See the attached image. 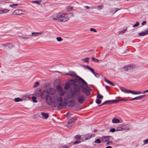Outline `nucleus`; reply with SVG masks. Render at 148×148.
<instances>
[{"mask_svg":"<svg viewBox=\"0 0 148 148\" xmlns=\"http://www.w3.org/2000/svg\"><path fill=\"white\" fill-rule=\"evenodd\" d=\"M77 77V81L73 84V90L71 91V94L69 96V99L72 98L74 96L79 95L80 91L87 95H89L90 94V88L83 87L84 85L87 86V83L81 77L78 76Z\"/></svg>","mask_w":148,"mask_h":148,"instance_id":"f257e3e1","label":"nucleus"},{"mask_svg":"<svg viewBox=\"0 0 148 148\" xmlns=\"http://www.w3.org/2000/svg\"><path fill=\"white\" fill-rule=\"evenodd\" d=\"M46 101L49 105L53 103L55 106L57 105V107L59 109L62 108L63 106H65L66 103L63 101L62 98L58 97V95H55L52 98L49 95H47L45 98Z\"/></svg>","mask_w":148,"mask_h":148,"instance_id":"f03ea898","label":"nucleus"},{"mask_svg":"<svg viewBox=\"0 0 148 148\" xmlns=\"http://www.w3.org/2000/svg\"><path fill=\"white\" fill-rule=\"evenodd\" d=\"M53 20L58 22H65L69 19L68 15L66 13L60 12L58 13L56 18H52Z\"/></svg>","mask_w":148,"mask_h":148,"instance_id":"7ed1b4c3","label":"nucleus"},{"mask_svg":"<svg viewBox=\"0 0 148 148\" xmlns=\"http://www.w3.org/2000/svg\"><path fill=\"white\" fill-rule=\"evenodd\" d=\"M120 89L121 90L124 92L125 93H131L132 94L134 95H138L140 94H143L146 93L148 92V89L146 90L145 91L143 92H141L140 91H138V92H135L133 91H131L130 90H127L125 88L122 87H120Z\"/></svg>","mask_w":148,"mask_h":148,"instance_id":"20e7f679","label":"nucleus"},{"mask_svg":"<svg viewBox=\"0 0 148 148\" xmlns=\"http://www.w3.org/2000/svg\"><path fill=\"white\" fill-rule=\"evenodd\" d=\"M77 120L76 118H73L70 119L69 121L66 126L69 128H71L75 124V121Z\"/></svg>","mask_w":148,"mask_h":148,"instance_id":"39448f33","label":"nucleus"},{"mask_svg":"<svg viewBox=\"0 0 148 148\" xmlns=\"http://www.w3.org/2000/svg\"><path fill=\"white\" fill-rule=\"evenodd\" d=\"M101 139L103 142L105 143L108 141L112 140L113 138L112 136H108L103 137L101 138Z\"/></svg>","mask_w":148,"mask_h":148,"instance_id":"423d86ee","label":"nucleus"},{"mask_svg":"<svg viewBox=\"0 0 148 148\" xmlns=\"http://www.w3.org/2000/svg\"><path fill=\"white\" fill-rule=\"evenodd\" d=\"M56 89L60 95L63 96L64 95L65 92L63 90L62 88L59 85L57 86Z\"/></svg>","mask_w":148,"mask_h":148,"instance_id":"0eeeda50","label":"nucleus"},{"mask_svg":"<svg viewBox=\"0 0 148 148\" xmlns=\"http://www.w3.org/2000/svg\"><path fill=\"white\" fill-rule=\"evenodd\" d=\"M134 67V65H130L127 66H124L123 68V70L127 71H132Z\"/></svg>","mask_w":148,"mask_h":148,"instance_id":"6e6552de","label":"nucleus"},{"mask_svg":"<svg viewBox=\"0 0 148 148\" xmlns=\"http://www.w3.org/2000/svg\"><path fill=\"white\" fill-rule=\"evenodd\" d=\"M47 93L49 95L55 94L56 92V90L55 89L50 88L47 89Z\"/></svg>","mask_w":148,"mask_h":148,"instance_id":"1a4fd4ad","label":"nucleus"},{"mask_svg":"<svg viewBox=\"0 0 148 148\" xmlns=\"http://www.w3.org/2000/svg\"><path fill=\"white\" fill-rule=\"evenodd\" d=\"M85 99V97L82 95H79L77 98V101L80 103H82Z\"/></svg>","mask_w":148,"mask_h":148,"instance_id":"9d476101","label":"nucleus"},{"mask_svg":"<svg viewBox=\"0 0 148 148\" xmlns=\"http://www.w3.org/2000/svg\"><path fill=\"white\" fill-rule=\"evenodd\" d=\"M121 9V8H112L110 10V12L113 15L116 12L118 11L119 10H120Z\"/></svg>","mask_w":148,"mask_h":148,"instance_id":"9b49d317","label":"nucleus"},{"mask_svg":"<svg viewBox=\"0 0 148 148\" xmlns=\"http://www.w3.org/2000/svg\"><path fill=\"white\" fill-rule=\"evenodd\" d=\"M145 95H140L138 96L137 97H134L133 98H132L131 99H130V101H132L133 100H139L140 99H142L143 97H144L145 96Z\"/></svg>","mask_w":148,"mask_h":148,"instance_id":"f8f14e48","label":"nucleus"},{"mask_svg":"<svg viewBox=\"0 0 148 148\" xmlns=\"http://www.w3.org/2000/svg\"><path fill=\"white\" fill-rule=\"evenodd\" d=\"M123 131L130 129L131 128V126L129 125H125L122 126Z\"/></svg>","mask_w":148,"mask_h":148,"instance_id":"ddd939ff","label":"nucleus"},{"mask_svg":"<svg viewBox=\"0 0 148 148\" xmlns=\"http://www.w3.org/2000/svg\"><path fill=\"white\" fill-rule=\"evenodd\" d=\"M41 115L42 116V118L43 119H47L49 117V114L47 113L42 112L41 113Z\"/></svg>","mask_w":148,"mask_h":148,"instance_id":"4468645a","label":"nucleus"},{"mask_svg":"<svg viewBox=\"0 0 148 148\" xmlns=\"http://www.w3.org/2000/svg\"><path fill=\"white\" fill-rule=\"evenodd\" d=\"M22 13V11L21 9L16 10L14 11L12 14L14 15H18Z\"/></svg>","mask_w":148,"mask_h":148,"instance_id":"2eb2a0df","label":"nucleus"},{"mask_svg":"<svg viewBox=\"0 0 148 148\" xmlns=\"http://www.w3.org/2000/svg\"><path fill=\"white\" fill-rule=\"evenodd\" d=\"M104 7V5L103 4L100 5L95 6L93 7V8L97 9L98 10H102Z\"/></svg>","mask_w":148,"mask_h":148,"instance_id":"dca6fc26","label":"nucleus"},{"mask_svg":"<svg viewBox=\"0 0 148 148\" xmlns=\"http://www.w3.org/2000/svg\"><path fill=\"white\" fill-rule=\"evenodd\" d=\"M47 94H48L47 93V90H44L41 93L40 96L41 98L42 99H44L45 97L46 98V96L47 95H47Z\"/></svg>","mask_w":148,"mask_h":148,"instance_id":"f3484780","label":"nucleus"},{"mask_svg":"<svg viewBox=\"0 0 148 148\" xmlns=\"http://www.w3.org/2000/svg\"><path fill=\"white\" fill-rule=\"evenodd\" d=\"M95 136V135L94 134H88L85 136V140H87L89 139L92 137H94Z\"/></svg>","mask_w":148,"mask_h":148,"instance_id":"a211bd4d","label":"nucleus"},{"mask_svg":"<svg viewBox=\"0 0 148 148\" xmlns=\"http://www.w3.org/2000/svg\"><path fill=\"white\" fill-rule=\"evenodd\" d=\"M44 32L43 31L39 32H34L32 33V35L33 36L36 37L38 36L39 35L42 34L44 33Z\"/></svg>","mask_w":148,"mask_h":148,"instance_id":"6ab92c4d","label":"nucleus"},{"mask_svg":"<svg viewBox=\"0 0 148 148\" xmlns=\"http://www.w3.org/2000/svg\"><path fill=\"white\" fill-rule=\"evenodd\" d=\"M69 104L70 106H73L75 104V101L73 99L71 100L69 102Z\"/></svg>","mask_w":148,"mask_h":148,"instance_id":"aec40b11","label":"nucleus"},{"mask_svg":"<svg viewBox=\"0 0 148 148\" xmlns=\"http://www.w3.org/2000/svg\"><path fill=\"white\" fill-rule=\"evenodd\" d=\"M138 35L140 36H144L148 34V32L146 31L138 33Z\"/></svg>","mask_w":148,"mask_h":148,"instance_id":"412c9836","label":"nucleus"},{"mask_svg":"<svg viewBox=\"0 0 148 148\" xmlns=\"http://www.w3.org/2000/svg\"><path fill=\"white\" fill-rule=\"evenodd\" d=\"M112 122L113 123H119L120 122V120L116 118H113L112 121Z\"/></svg>","mask_w":148,"mask_h":148,"instance_id":"4be33fe9","label":"nucleus"},{"mask_svg":"<svg viewBox=\"0 0 148 148\" xmlns=\"http://www.w3.org/2000/svg\"><path fill=\"white\" fill-rule=\"evenodd\" d=\"M111 102H112V103H114V102H113L112 100H108L106 101H104L101 105L100 106H101L107 104H110L111 103Z\"/></svg>","mask_w":148,"mask_h":148,"instance_id":"5701e85b","label":"nucleus"},{"mask_svg":"<svg viewBox=\"0 0 148 148\" xmlns=\"http://www.w3.org/2000/svg\"><path fill=\"white\" fill-rule=\"evenodd\" d=\"M104 80L105 82L112 86H114L115 85L111 81L108 80L106 78H104Z\"/></svg>","mask_w":148,"mask_h":148,"instance_id":"b1692460","label":"nucleus"},{"mask_svg":"<svg viewBox=\"0 0 148 148\" xmlns=\"http://www.w3.org/2000/svg\"><path fill=\"white\" fill-rule=\"evenodd\" d=\"M91 72L97 78H99V75L97 73H96L94 72V70L93 69Z\"/></svg>","mask_w":148,"mask_h":148,"instance_id":"393cba45","label":"nucleus"},{"mask_svg":"<svg viewBox=\"0 0 148 148\" xmlns=\"http://www.w3.org/2000/svg\"><path fill=\"white\" fill-rule=\"evenodd\" d=\"M14 101L16 102H18L20 101H22L23 99L22 98H20L19 97H17L15 98L14 99Z\"/></svg>","mask_w":148,"mask_h":148,"instance_id":"a878e982","label":"nucleus"},{"mask_svg":"<svg viewBox=\"0 0 148 148\" xmlns=\"http://www.w3.org/2000/svg\"><path fill=\"white\" fill-rule=\"evenodd\" d=\"M66 9L67 11H71L73 10V7L70 6H68L66 7Z\"/></svg>","mask_w":148,"mask_h":148,"instance_id":"bb28decb","label":"nucleus"},{"mask_svg":"<svg viewBox=\"0 0 148 148\" xmlns=\"http://www.w3.org/2000/svg\"><path fill=\"white\" fill-rule=\"evenodd\" d=\"M42 2V1L41 0H37V1H34L32 2V3H36L38 5H40V3Z\"/></svg>","mask_w":148,"mask_h":148,"instance_id":"cd10ccee","label":"nucleus"},{"mask_svg":"<svg viewBox=\"0 0 148 148\" xmlns=\"http://www.w3.org/2000/svg\"><path fill=\"white\" fill-rule=\"evenodd\" d=\"M89 58H82L81 59L82 61H83L84 62H86L87 63L89 62Z\"/></svg>","mask_w":148,"mask_h":148,"instance_id":"c85d7f7f","label":"nucleus"},{"mask_svg":"<svg viewBox=\"0 0 148 148\" xmlns=\"http://www.w3.org/2000/svg\"><path fill=\"white\" fill-rule=\"evenodd\" d=\"M83 66L85 68L87 69H88L89 70H90L91 71L93 69L92 68H90V66L88 65H83Z\"/></svg>","mask_w":148,"mask_h":148,"instance_id":"c756f323","label":"nucleus"},{"mask_svg":"<svg viewBox=\"0 0 148 148\" xmlns=\"http://www.w3.org/2000/svg\"><path fill=\"white\" fill-rule=\"evenodd\" d=\"M70 88V85L68 83H66L64 89L66 90H68Z\"/></svg>","mask_w":148,"mask_h":148,"instance_id":"7c9ffc66","label":"nucleus"},{"mask_svg":"<svg viewBox=\"0 0 148 148\" xmlns=\"http://www.w3.org/2000/svg\"><path fill=\"white\" fill-rule=\"evenodd\" d=\"M127 101V100H126L124 99L117 100H112V101L113 102H115V103H117L118 102H119V101Z\"/></svg>","mask_w":148,"mask_h":148,"instance_id":"2f4dec72","label":"nucleus"},{"mask_svg":"<svg viewBox=\"0 0 148 148\" xmlns=\"http://www.w3.org/2000/svg\"><path fill=\"white\" fill-rule=\"evenodd\" d=\"M9 11V10L8 9H4L3 10L2 13H1L0 14L6 13L7 12H8Z\"/></svg>","mask_w":148,"mask_h":148,"instance_id":"473e14b6","label":"nucleus"},{"mask_svg":"<svg viewBox=\"0 0 148 148\" xmlns=\"http://www.w3.org/2000/svg\"><path fill=\"white\" fill-rule=\"evenodd\" d=\"M97 97L99 99H102L103 97L102 95L98 93L97 95Z\"/></svg>","mask_w":148,"mask_h":148,"instance_id":"72a5a7b5","label":"nucleus"},{"mask_svg":"<svg viewBox=\"0 0 148 148\" xmlns=\"http://www.w3.org/2000/svg\"><path fill=\"white\" fill-rule=\"evenodd\" d=\"M127 29V28L126 27L122 31L120 32L119 33V34H123L124 33H125L126 32Z\"/></svg>","mask_w":148,"mask_h":148,"instance_id":"f704fd0d","label":"nucleus"},{"mask_svg":"<svg viewBox=\"0 0 148 148\" xmlns=\"http://www.w3.org/2000/svg\"><path fill=\"white\" fill-rule=\"evenodd\" d=\"M116 130L117 131H123L122 126L117 127L116 129Z\"/></svg>","mask_w":148,"mask_h":148,"instance_id":"c9c22d12","label":"nucleus"},{"mask_svg":"<svg viewBox=\"0 0 148 148\" xmlns=\"http://www.w3.org/2000/svg\"><path fill=\"white\" fill-rule=\"evenodd\" d=\"M32 100L33 102L34 103H36L37 101L36 100V97H32Z\"/></svg>","mask_w":148,"mask_h":148,"instance_id":"e433bc0d","label":"nucleus"},{"mask_svg":"<svg viewBox=\"0 0 148 148\" xmlns=\"http://www.w3.org/2000/svg\"><path fill=\"white\" fill-rule=\"evenodd\" d=\"M101 142L99 139H98L94 141V143H101Z\"/></svg>","mask_w":148,"mask_h":148,"instance_id":"4c0bfd02","label":"nucleus"},{"mask_svg":"<svg viewBox=\"0 0 148 148\" xmlns=\"http://www.w3.org/2000/svg\"><path fill=\"white\" fill-rule=\"evenodd\" d=\"M92 60L95 62H98L99 60L95 58L92 57Z\"/></svg>","mask_w":148,"mask_h":148,"instance_id":"58836bf2","label":"nucleus"},{"mask_svg":"<svg viewBox=\"0 0 148 148\" xmlns=\"http://www.w3.org/2000/svg\"><path fill=\"white\" fill-rule=\"evenodd\" d=\"M95 102L99 104L101 103V101L99 99H96Z\"/></svg>","mask_w":148,"mask_h":148,"instance_id":"ea45409f","label":"nucleus"},{"mask_svg":"<svg viewBox=\"0 0 148 148\" xmlns=\"http://www.w3.org/2000/svg\"><path fill=\"white\" fill-rule=\"evenodd\" d=\"M75 138L77 140L80 139H81V136L79 135H77L75 136Z\"/></svg>","mask_w":148,"mask_h":148,"instance_id":"a19ab883","label":"nucleus"},{"mask_svg":"<svg viewBox=\"0 0 148 148\" xmlns=\"http://www.w3.org/2000/svg\"><path fill=\"white\" fill-rule=\"evenodd\" d=\"M139 25V23L138 22H136L135 24L133 25V27H135L138 26Z\"/></svg>","mask_w":148,"mask_h":148,"instance_id":"79ce46f5","label":"nucleus"},{"mask_svg":"<svg viewBox=\"0 0 148 148\" xmlns=\"http://www.w3.org/2000/svg\"><path fill=\"white\" fill-rule=\"evenodd\" d=\"M39 84V83L38 82H36L33 86L34 88H35L37 87Z\"/></svg>","mask_w":148,"mask_h":148,"instance_id":"37998d69","label":"nucleus"},{"mask_svg":"<svg viewBox=\"0 0 148 148\" xmlns=\"http://www.w3.org/2000/svg\"><path fill=\"white\" fill-rule=\"evenodd\" d=\"M57 40L59 42H60L62 40V39L60 37H58L56 38Z\"/></svg>","mask_w":148,"mask_h":148,"instance_id":"c03bdc74","label":"nucleus"},{"mask_svg":"<svg viewBox=\"0 0 148 148\" xmlns=\"http://www.w3.org/2000/svg\"><path fill=\"white\" fill-rule=\"evenodd\" d=\"M60 148H69L66 145H63L61 146Z\"/></svg>","mask_w":148,"mask_h":148,"instance_id":"a18cd8bd","label":"nucleus"},{"mask_svg":"<svg viewBox=\"0 0 148 148\" xmlns=\"http://www.w3.org/2000/svg\"><path fill=\"white\" fill-rule=\"evenodd\" d=\"M90 30L91 31L93 32H97V30L95 29L94 28H91L90 29Z\"/></svg>","mask_w":148,"mask_h":148,"instance_id":"49530a36","label":"nucleus"},{"mask_svg":"<svg viewBox=\"0 0 148 148\" xmlns=\"http://www.w3.org/2000/svg\"><path fill=\"white\" fill-rule=\"evenodd\" d=\"M116 129L114 128H112V129H111L110 130V132H114L116 131Z\"/></svg>","mask_w":148,"mask_h":148,"instance_id":"de8ad7c7","label":"nucleus"},{"mask_svg":"<svg viewBox=\"0 0 148 148\" xmlns=\"http://www.w3.org/2000/svg\"><path fill=\"white\" fill-rule=\"evenodd\" d=\"M106 142L107 145H111L112 143V142L111 141V140L108 141Z\"/></svg>","mask_w":148,"mask_h":148,"instance_id":"09e8293b","label":"nucleus"},{"mask_svg":"<svg viewBox=\"0 0 148 148\" xmlns=\"http://www.w3.org/2000/svg\"><path fill=\"white\" fill-rule=\"evenodd\" d=\"M6 46H8L9 47H13V45L12 44H7Z\"/></svg>","mask_w":148,"mask_h":148,"instance_id":"8fccbe9b","label":"nucleus"},{"mask_svg":"<svg viewBox=\"0 0 148 148\" xmlns=\"http://www.w3.org/2000/svg\"><path fill=\"white\" fill-rule=\"evenodd\" d=\"M143 142L145 144H148V139L144 140Z\"/></svg>","mask_w":148,"mask_h":148,"instance_id":"3c124183","label":"nucleus"},{"mask_svg":"<svg viewBox=\"0 0 148 148\" xmlns=\"http://www.w3.org/2000/svg\"><path fill=\"white\" fill-rule=\"evenodd\" d=\"M72 77H74L75 76V75L74 73H71L69 74Z\"/></svg>","mask_w":148,"mask_h":148,"instance_id":"603ef678","label":"nucleus"},{"mask_svg":"<svg viewBox=\"0 0 148 148\" xmlns=\"http://www.w3.org/2000/svg\"><path fill=\"white\" fill-rule=\"evenodd\" d=\"M80 143V141H76L74 142L73 143V144L75 145L76 144H78Z\"/></svg>","mask_w":148,"mask_h":148,"instance_id":"864d4df0","label":"nucleus"},{"mask_svg":"<svg viewBox=\"0 0 148 148\" xmlns=\"http://www.w3.org/2000/svg\"><path fill=\"white\" fill-rule=\"evenodd\" d=\"M146 23H147L146 21H144L142 23L141 25H142L143 26V25H145L146 24Z\"/></svg>","mask_w":148,"mask_h":148,"instance_id":"5fc2aeb1","label":"nucleus"},{"mask_svg":"<svg viewBox=\"0 0 148 148\" xmlns=\"http://www.w3.org/2000/svg\"><path fill=\"white\" fill-rule=\"evenodd\" d=\"M9 6L13 8H15L14 4L10 5H9Z\"/></svg>","mask_w":148,"mask_h":148,"instance_id":"6e6d98bb","label":"nucleus"},{"mask_svg":"<svg viewBox=\"0 0 148 148\" xmlns=\"http://www.w3.org/2000/svg\"><path fill=\"white\" fill-rule=\"evenodd\" d=\"M85 8L87 9H89L90 8V7L88 6H85Z\"/></svg>","mask_w":148,"mask_h":148,"instance_id":"4d7b16f0","label":"nucleus"},{"mask_svg":"<svg viewBox=\"0 0 148 148\" xmlns=\"http://www.w3.org/2000/svg\"><path fill=\"white\" fill-rule=\"evenodd\" d=\"M106 148H112V147L110 146H108L106 147Z\"/></svg>","mask_w":148,"mask_h":148,"instance_id":"13d9d810","label":"nucleus"},{"mask_svg":"<svg viewBox=\"0 0 148 148\" xmlns=\"http://www.w3.org/2000/svg\"><path fill=\"white\" fill-rule=\"evenodd\" d=\"M22 38L24 39H27L29 38V37H23V38Z\"/></svg>","mask_w":148,"mask_h":148,"instance_id":"bf43d9fd","label":"nucleus"},{"mask_svg":"<svg viewBox=\"0 0 148 148\" xmlns=\"http://www.w3.org/2000/svg\"><path fill=\"white\" fill-rule=\"evenodd\" d=\"M14 5L15 6L18 5V4H14Z\"/></svg>","mask_w":148,"mask_h":148,"instance_id":"052dcab7","label":"nucleus"},{"mask_svg":"<svg viewBox=\"0 0 148 148\" xmlns=\"http://www.w3.org/2000/svg\"><path fill=\"white\" fill-rule=\"evenodd\" d=\"M70 114V113L69 112H68L66 113V115L67 116H68V115Z\"/></svg>","mask_w":148,"mask_h":148,"instance_id":"680f3d73","label":"nucleus"},{"mask_svg":"<svg viewBox=\"0 0 148 148\" xmlns=\"http://www.w3.org/2000/svg\"><path fill=\"white\" fill-rule=\"evenodd\" d=\"M97 131V130H95L94 131V132H96Z\"/></svg>","mask_w":148,"mask_h":148,"instance_id":"e2e57ef3","label":"nucleus"},{"mask_svg":"<svg viewBox=\"0 0 148 148\" xmlns=\"http://www.w3.org/2000/svg\"><path fill=\"white\" fill-rule=\"evenodd\" d=\"M64 75H69V74L68 73H66V74H64Z\"/></svg>","mask_w":148,"mask_h":148,"instance_id":"0e129e2a","label":"nucleus"},{"mask_svg":"<svg viewBox=\"0 0 148 148\" xmlns=\"http://www.w3.org/2000/svg\"><path fill=\"white\" fill-rule=\"evenodd\" d=\"M38 96V95H36V96Z\"/></svg>","mask_w":148,"mask_h":148,"instance_id":"69168bd1","label":"nucleus"}]
</instances>
